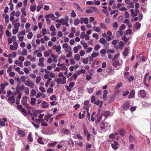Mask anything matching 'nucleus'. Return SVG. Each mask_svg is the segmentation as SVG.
Returning <instances> with one entry per match:
<instances>
[{"instance_id": "nucleus-26", "label": "nucleus", "mask_w": 151, "mask_h": 151, "mask_svg": "<svg viewBox=\"0 0 151 151\" xmlns=\"http://www.w3.org/2000/svg\"><path fill=\"white\" fill-rule=\"evenodd\" d=\"M60 49H61V47H60V45H59L57 46V47L56 48V49H55L56 52H59V53H60L61 52H60Z\"/></svg>"}, {"instance_id": "nucleus-63", "label": "nucleus", "mask_w": 151, "mask_h": 151, "mask_svg": "<svg viewBox=\"0 0 151 151\" xmlns=\"http://www.w3.org/2000/svg\"><path fill=\"white\" fill-rule=\"evenodd\" d=\"M114 99V97L113 96H111V98H110V99L108 101V102L109 103H111L113 101Z\"/></svg>"}, {"instance_id": "nucleus-39", "label": "nucleus", "mask_w": 151, "mask_h": 151, "mask_svg": "<svg viewBox=\"0 0 151 151\" xmlns=\"http://www.w3.org/2000/svg\"><path fill=\"white\" fill-rule=\"evenodd\" d=\"M74 58L76 60H78L80 59V56L79 54H77L75 55Z\"/></svg>"}, {"instance_id": "nucleus-46", "label": "nucleus", "mask_w": 151, "mask_h": 151, "mask_svg": "<svg viewBox=\"0 0 151 151\" xmlns=\"http://www.w3.org/2000/svg\"><path fill=\"white\" fill-rule=\"evenodd\" d=\"M126 26L125 25L123 24L121 25L119 29L120 30L122 31L125 28Z\"/></svg>"}, {"instance_id": "nucleus-51", "label": "nucleus", "mask_w": 151, "mask_h": 151, "mask_svg": "<svg viewBox=\"0 0 151 151\" xmlns=\"http://www.w3.org/2000/svg\"><path fill=\"white\" fill-rule=\"evenodd\" d=\"M74 5L76 6V7L77 9L79 10L80 11H82V9H81L80 6L78 4L75 3Z\"/></svg>"}, {"instance_id": "nucleus-40", "label": "nucleus", "mask_w": 151, "mask_h": 151, "mask_svg": "<svg viewBox=\"0 0 151 151\" xmlns=\"http://www.w3.org/2000/svg\"><path fill=\"white\" fill-rule=\"evenodd\" d=\"M20 84V83L18 84L17 87L16 88V92L15 93V94H17V93H19H19H21L20 92V91L19 90V85Z\"/></svg>"}, {"instance_id": "nucleus-5", "label": "nucleus", "mask_w": 151, "mask_h": 151, "mask_svg": "<svg viewBox=\"0 0 151 151\" xmlns=\"http://www.w3.org/2000/svg\"><path fill=\"white\" fill-rule=\"evenodd\" d=\"M135 91L134 90H132L130 92V93L129 96V99H131L135 95Z\"/></svg>"}, {"instance_id": "nucleus-34", "label": "nucleus", "mask_w": 151, "mask_h": 151, "mask_svg": "<svg viewBox=\"0 0 151 151\" xmlns=\"http://www.w3.org/2000/svg\"><path fill=\"white\" fill-rule=\"evenodd\" d=\"M17 37L19 41H22L23 40L24 37L23 36H21L20 35H17Z\"/></svg>"}, {"instance_id": "nucleus-44", "label": "nucleus", "mask_w": 151, "mask_h": 151, "mask_svg": "<svg viewBox=\"0 0 151 151\" xmlns=\"http://www.w3.org/2000/svg\"><path fill=\"white\" fill-rule=\"evenodd\" d=\"M83 22L86 24H87L88 22V19L87 18H83Z\"/></svg>"}, {"instance_id": "nucleus-17", "label": "nucleus", "mask_w": 151, "mask_h": 151, "mask_svg": "<svg viewBox=\"0 0 151 151\" xmlns=\"http://www.w3.org/2000/svg\"><path fill=\"white\" fill-rule=\"evenodd\" d=\"M36 100V99L35 98H31V104L32 105H34L35 104V101Z\"/></svg>"}, {"instance_id": "nucleus-9", "label": "nucleus", "mask_w": 151, "mask_h": 151, "mask_svg": "<svg viewBox=\"0 0 151 151\" xmlns=\"http://www.w3.org/2000/svg\"><path fill=\"white\" fill-rule=\"evenodd\" d=\"M8 100L11 101L12 104H13L15 102V98L13 96L9 97Z\"/></svg>"}, {"instance_id": "nucleus-62", "label": "nucleus", "mask_w": 151, "mask_h": 151, "mask_svg": "<svg viewBox=\"0 0 151 151\" xmlns=\"http://www.w3.org/2000/svg\"><path fill=\"white\" fill-rule=\"evenodd\" d=\"M129 72H125L124 73V77L127 78L129 76Z\"/></svg>"}, {"instance_id": "nucleus-24", "label": "nucleus", "mask_w": 151, "mask_h": 151, "mask_svg": "<svg viewBox=\"0 0 151 151\" xmlns=\"http://www.w3.org/2000/svg\"><path fill=\"white\" fill-rule=\"evenodd\" d=\"M47 15H48V17H49V18H50L52 20H54L55 19V17L53 14H49Z\"/></svg>"}, {"instance_id": "nucleus-48", "label": "nucleus", "mask_w": 151, "mask_h": 151, "mask_svg": "<svg viewBox=\"0 0 151 151\" xmlns=\"http://www.w3.org/2000/svg\"><path fill=\"white\" fill-rule=\"evenodd\" d=\"M100 103H101V105H100V107H101V106H102V103H103V102H102L101 101H99V100H98L97 101H96L94 103V104H96L97 105H99Z\"/></svg>"}, {"instance_id": "nucleus-47", "label": "nucleus", "mask_w": 151, "mask_h": 151, "mask_svg": "<svg viewBox=\"0 0 151 151\" xmlns=\"http://www.w3.org/2000/svg\"><path fill=\"white\" fill-rule=\"evenodd\" d=\"M38 142L40 144H43V142L42 141V139L41 137H39L38 138L37 140Z\"/></svg>"}, {"instance_id": "nucleus-13", "label": "nucleus", "mask_w": 151, "mask_h": 151, "mask_svg": "<svg viewBox=\"0 0 151 151\" xmlns=\"http://www.w3.org/2000/svg\"><path fill=\"white\" fill-rule=\"evenodd\" d=\"M60 132H62L65 134H68L69 133V131L66 128H63Z\"/></svg>"}, {"instance_id": "nucleus-11", "label": "nucleus", "mask_w": 151, "mask_h": 151, "mask_svg": "<svg viewBox=\"0 0 151 151\" xmlns=\"http://www.w3.org/2000/svg\"><path fill=\"white\" fill-rule=\"evenodd\" d=\"M110 115V112L109 111H106L102 114V115L105 116L106 117H107Z\"/></svg>"}, {"instance_id": "nucleus-25", "label": "nucleus", "mask_w": 151, "mask_h": 151, "mask_svg": "<svg viewBox=\"0 0 151 151\" xmlns=\"http://www.w3.org/2000/svg\"><path fill=\"white\" fill-rule=\"evenodd\" d=\"M119 134L122 136H123L125 133V131L124 129H121L119 130Z\"/></svg>"}, {"instance_id": "nucleus-27", "label": "nucleus", "mask_w": 151, "mask_h": 151, "mask_svg": "<svg viewBox=\"0 0 151 151\" xmlns=\"http://www.w3.org/2000/svg\"><path fill=\"white\" fill-rule=\"evenodd\" d=\"M33 34L32 32H29L27 35V37L29 39H31L32 37Z\"/></svg>"}, {"instance_id": "nucleus-35", "label": "nucleus", "mask_w": 151, "mask_h": 151, "mask_svg": "<svg viewBox=\"0 0 151 151\" xmlns=\"http://www.w3.org/2000/svg\"><path fill=\"white\" fill-rule=\"evenodd\" d=\"M88 58H83V62L85 64H87L88 62Z\"/></svg>"}, {"instance_id": "nucleus-28", "label": "nucleus", "mask_w": 151, "mask_h": 151, "mask_svg": "<svg viewBox=\"0 0 151 151\" xmlns=\"http://www.w3.org/2000/svg\"><path fill=\"white\" fill-rule=\"evenodd\" d=\"M41 80V78L40 76H37L35 80L36 83H38Z\"/></svg>"}, {"instance_id": "nucleus-45", "label": "nucleus", "mask_w": 151, "mask_h": 151, "mask_svg": "<svg viewBox=\"0 0 151 151\" xmlns=\"http://www.w3.org/2000/svg\"><path fill=\"white\" fill-rule=\"evenodd\" d=\"M53 89L51 88H49L47 89V92L48 93H52L53 92Z\"/></svg>"}, {"instance_id": "nucleus-53", "label": "nucleus", "mask_w": 151, "mask_h": 151, "mask_svg": "<svg viewBox=\"0 0 151 151\" xmlns=\"http://www.w3.org/2000/svg\"><path fill=\"white\" fill-rule=\"evenodd\" d=\"M28 139L31 142H32L33 141L32 138V136L31 134H29L28 136Z\"/></svg>"}, {"instance_id": "nucleus-21", "label": "nucleus", "mask_w": 151, "mask_h": 151, "mask_svg": "<svg viewBox=\"0 0 151 151\" xmlns=\"http://www.w3.org/2000/svg\"><path fill=\"white\" fill-rule=\"evenodd\" d=\"M80 22V20L78 19H75L74 23L75 26H77L79 24Z\"/></svg>"}, {"instance_id": "nucleus-19", "label": "nucleus", "mask_w": 151, "mask_h": 151, "mask_svg": "<svg viewBox=\"0 0 151 151\" xmlns=\"http://www.w3.org/2000/svg\"><path fill=\"white\" fill-rule=\"evenodd\" d=\"M135 28L136 29H139L141 27V24L138 22H136L134 25Z\"/></svg>"}, {"instance_id": "nucleus-30", "label": "nucleus", "mask_w": 151, "mask_h": 151, "mask_svg": "<svg viewBox=\"0 0 151 151\" xmlns=\"http://www.w3.org/2000/svg\"><path fill=\"white\" fill-rule=\"evenodd\" d=\"M9 17L8 15H6L5 18V21L6 23V25H7V24L9 22Z\"/></svg>"}, {"instance_id": "nucleus-33", "label": "nucleus", "mask_w": 151, "mask_h": 151, "mask_svg": "<svg viewBox=\"0 0 151 151\" xmlns=\"http://www.w3.org/2000/svg\"><path fill=\"white\" fill-rule=\"evenodd\" d=\"M52 115L49 114L47 116H45V119L46 120L47 122H48V119Z\"/></svg>"}, {"instance_id": "nucleus-15", "label": "nucleus", "mask_w": 151, "mask_h": 151, "mask_svg": "<svg viewBox=\"0 0 151 151\" xmlns=\"http://www.w3.org/2000/svg\"><path fill=\"white\" fill-rule=\"evenodd\" d=\"M129 102H127L124 104L123 106V108L124 109L127 110L129 108Z\"/></svg>"}, {"instance_id": "nucleus-22", "label": "nucleus", "mask_w": 151, "mask_h": 151, "mask_svg": "<svg viewBox=\"0 0 151 151\" xmlns=\"http://www.w3.org/2000/svg\"><path fill=\"white\" fill-rule=\"evenodd\" d=\"M132 31L131 29H129L126 30V32H124V35H126L127 34H131L132 33Z\"/></svg>"}, {"instance_id": "nucleus-29", "label": "nucleus", "mask_w": 151, "mask_h": 151, "mask_svg": "<svg viewBox=\"0 0 151 151\" xmlns=\"http://www.w3.org/2000/svg\"><path fill=\"white\" fill-rule=\"evenodd\" d=\"M122 83L121 82L118 83L115 86V88L116 89H119L120 87L122 85Z\"/></svg>"}, {"instance_id": "nucleus-60", "label": "nucleus", "mask_w": 151, "mask_h": 151, "mask_svg": "<svg viewBox=\"0 0 151 151\" xmlns=\"http://www.w3.org/2000/svg\"><path fill=\"white\" fill-rule=\"evenodd\" d=\"M26 87H25L24 85H22L21 86H19V88L21 90H23L25 89Z\"/></svg>"}, {"instance_id": "nucleus-1", "label": "nucleus", "mask_w": 151, "mask_h": 151, "mask_svg": "<svg viewBox=\"0 0 151 151\" xmlns=\"http://www.w3.org/2000/svg\"><path fill=\"white\" fill-rule=\"evenodd\" d=\"M82 127L83 130L84 134L85 136L87 137V140H89L90 139L91 134L88 132L86 126L85 124H83Z\"/></svg>"}, {"instance_id": "nucleus-31", "label": "nucleus", "mask_w": 151, "mask_h": 151, "mask_svg": "<svg viewBox=\"0 0 151 151\" xmlns=\"http://www.w3.org/2000/svg\"><path fill=\"white\" fill-rule=\"evenodd\" d=\"M100 127L101 128V130H103L105 128V124L103 122H101L100 123Z\"/></svg>"}, {"instance_id": "nucleus-50", "label": "nucleus", "mask_w": 151, "mask_h": 151, "mask_svg": "<svg viewBox=\"0 0 151 151\" xmlns=\"http://www.w3.org/2000/svg\"><path fill=\"white\" fill-rule=\"evenodd\" d=\"M43 5L42 4L41 6L38 5L37 9V12H38L40 11V10L43 7Z\"/></svg>"}, {"instance_id": "nucleus-7", "label": "nucleus", "mask_w": 151, "mask_h": 151, "mask_svg": "<svg viewBox=\"0 0 151 151\" xmlns=\"http://www.w3.org/2000/svg\"><path fill=\"white\" fill-rule=\"evenodd\" d=\"M3 121L5 122H6L7 121V119L5 118H3L2 119H0V125L2 126H5V123Z\"/></svg>"}, {"instance_id": "nucleus-59", "label": "nucleus", "mask_w": 151, "mask_h": 151, "mask_svg": "<svg viewBox=\"0 0 151 151\" xmlns=\"http://www.w3.org/2000/svg\"><path fill=\"white\" fill-rule=\"evenodd\" d=\"M134 79V77L133 76H129L128 78V81H132Z\"/></svg>"}, {"instance_id": "nucleus-14", "label": "nucleus", "mask_w": 151, "mask_h": 151, "mask_svg": "<svg viewBox=\"0 0 151 151\" xmlns=\"http://www.w3.org/2000/svg\"><path fill=\"white\" fill-rule=\"evenodd\" d=\"M65 22V20L63 19H58L56 21V22L57 23H61L62 25H63L65 24L64 22Z\"/></svg>"}, {"instance_id": "nucleus-38", "label": "nucleus", "mask_w": 151, "mask_h": 151, "mask_svg": "<svg viewBox=\"0 0 151 151\" xmlns=\"http://www.w3.org/2000/svg\"><path fill=\"white\" fill-rule=\"evenodd\" d=\"M72 52L70 51L66 55V57L69 58L72 55Z\"/></svg>"}, {"instance_id": "nucleus-23", "label": "nucleus", "mask_w": 151, "mask_h": 151, "mask_svg": "<svg viewBox=\"0 0 151 151\" xmlns=\"http://www.w3.org/2000/svg\"><path fill=\"white\" fill-rule=\"evenodd\" d=\"M106 50L105 49H102L100 51V53L102 54V57H104L103 55L106 54Z\"/></svg>"}, {"instance_id": "nucleus-32", "label": "nucleus", "mask_w": 151, "mask_h": 151, "mask_svg": "<svg viewBox=\"0 0 151 151\" xmlns=\"http://www.w3.org/2000/svg\"><path fill=\"white\" fill-rule=\"evenodd\" d=\"M122 39L123 41H124L126 42L129 40V38H127L125 36H123L122 37Z\"/></svg>"}, {"instance_id": "nucleus-3", "label": "nucleus", "mask_w": 151, "mask_h": 151, "mask_svg": "<svg viewBox=\"0 0 151 151\" xmlns=\"http://www.w3.org/2000/svg\"><path fill=\"white\" fill-rule=\"evenodd\" d=\"M99 54V53H92L91 55V56L89 57V61L90 62H91L93 60V58L97 57Z\"/></svg>"}, {"instance_id": "nucleus-54", "label": "nucleus", "mask_w": 151, "mask_h": 151, "mask_svg": "<svg viewBox=\"0 0 151 151\" xmlns=\"http://www.w3.org/2000/svg\"><path fill=\"white\" fill-rule=\"evenodd\" d=\"M36 7L35 6H31L30 7V10L31 12H34L35 10Z\"/></svg>"}, {"instance_id": "nucleus-10", "label": "nucleus", "mask_w": 151, "mask_h": 151, "mask_svg": "<svg viewBox=\"0 0 151 151\" xmlns=\"http://www.w3.org/2000/svg\"><path fill=\"white\" fill-rule=\"evenodd\" d=\"M99 42L103 45H105L106 43V41L105 39L103 38H101L99 41Z\"/></svg>"}, {"instance_id": "nucleus-42", "label": "nucleus", "mask_w": 151, "mask_h": 151, "mask_svg": "<svg viewBox=\"0 0 151 151\" xmlns=\"http://www.w3.org/2000/svg\"><path fill=\"white\" fill-rule=\"evenodd\" d=\"M100 47L101 46L100 45L97 44L94 47V50H97L99 49Z\"/></svg>"}, {"instance_id": "nucleus-18", "label": "nucleus", "mask_w": 151, "mask_h": 151, "mask_svg": "<svg viewBox=\"0 0 151 151\" xmlns=\"http://www.w3.org/2000/svg\"><path fill=\"white\" fill-rule=\"evenodd\" d=\"M48 15H46L45 16V17L46 18V20L47 21V25H49L50 24L51 22L50 20L49 19V17H48Z\"/></svg>"}, {"instance_id": "nucleus-16", "label": "nucleus", "mask_w": 151, "mask_h": 151, "mask_svg": "<svg viewBox=\"0 0 151 151\" xmlns=\"http://www.w3.org/2000/svg\"><path fill=\"white\" fill-rule=\"evenodd\" d=\"M128 50L129 49L127 47L125 48L124 50L123 53V54L124 56H126L128 55L129 53Z\"/></svg>"}, {"instance_id": "nucleus-58", "label": "nucleus", "mask_w": 151, "mask_h": 151, "mask_svg": "<svg viewBox=\"0 0 151 151\" xmlns=\"http://www.w3.org/2000/svg\"><path fill=\"white\" fill-rule=\"evenodd\" d=\"M91 145L90 144H87L86 147V150L88 151H90V150H88L87 149L90 148H91Z\"/></svg>"}, {"instance_id": "nucleus-41", "label": "nucleus", "mask_w": 151, "mask_h": 151, "mask_svg": "<svg viewBox=\"0 0 151 151\" xmlns=\"http://www.w3.org/2000/svg\"><path fill=\"white\" fill-rule=\"evenodd\" d=\"M20 25V23L19 22L15 24L14 26V27L16 29H18V28L19 27Z\"/></svg>"}, {"instance_id": "nucleus-12", "label": "nucleus", "mask_w": 151, "mask_h": 151, "mask_svg": "<svg viewBox=\"0 0 151 151\" xmlns=\"http://www.w3.org/2000/svg\"><path fill=\"white\" fill-rule=\"evenodd\" d=\"M113 61V63H112V65L113 66L116 67L119 65V61L117 60H114Z\"/></svg>"}, {"instance_id": "nucleus-37", "label": "nucleus", "mask_w": 151, "mask_h": 151, "mask_svg": "<svg viewBox=\"0 0 151 151\" xmlns=\"http://www.w3.org/2000/svg\"><path fill=\"white\" fill-rule=\"evenodd\" d=\"M50 99L52 101L53 100H57V98L55 95H53L51 96L50 97Z\"/></svg>"}, {"instance_id": "nucleus-2", "label": "nucleus", "mask_w": 151, "mask_h": 151, "mask_svg": "<svg viewBox=\"0 0 151 151\" xmlns=\"http://www.w3.org/2000/svg\"><path fill=\"white\" fill-rule=\"evenodd\" d=\"M27 97L26 96L23 97L22 99V104L27 109L31 110L32 107L29 106V104L27 103Z\"/></svg>"}, {"instance_id": "nucleus-52", "label": "nucleus", "mask_w": 151, "mask_h": 151, "mask_svg": "<svg viewBox=\"0 0 151 151\" xmlns=\"http://www.w3.org/2000/svg\"><path fill=\"white\" fill-rule=\"evenodd\" d=\"M50 29L51 31H54L55 30V28L53 25H52L50 27Z\"/></svg>"}, {"instance_id": "nucleus-6", "label": "nucleus", "mask_w": 151, "mask_h": 151, "mask_svg": "<svg viewBox=\"0 0 151 151\" xmlns=\"http://www.w3.org/2000/svg\"><path fill=\"white\" fill-rule=\"evenodd\" d=\"M139 93L140 96L143 98H144L146 96V93L145 91L144 90H141L139 91Z\"/></svg>"}, {"instance_id": "nucleus-43", "label": "nucleus", "mask_w": 151, "mask_h": 151, "mask_svg": "<svg viewBox=\"0 0 151 151\" xmlns=\"http://www.w3.org/2000/svg\"><path fill=\"white\" fill-rule=\"evenodd\" d=\"M124 16L126 18H128L129 17V13L125 11V13L124 14Z\"/></svg>"}, {"instance_id": "nucleus-57", "label": "nucleus", "mask_w": 151, "mask_h": 151, "mask_svg": "<svg viewBox=\"0 0 151 151\" xmlns=\"http://www.w3.org/2000/svg\"><path fill=\"white\" fill-rule=\"evenodd\" d=\"M85 35L84 32L81 33L80 36V38L82 39H83L85 37Z\"/></svg>"}, {"instance_id": "nucleus-49", "label": "nucleus", "mask_w": 151, "mask_h": 151, "mask_svg": "<svg viewBox=\"0 0 151 151\" xmlns=\"http://www.w3.org/2000/svg\"><path fill=\"white\" fill-rule=\"evenodd\" d=\"M31 64V63L29 61H26L24 63V64L25 65L28 66L30 65Z\"/></svg>"}, {"instance_id": "nucleus-55", "label": "nucleus", "mask_w": 151, "mask_h": 151, "mask_svg": "<svg viewBox=\"0 0 151 151\" xmlns=\"http://www.w3.org/2000/svg\"><path fill=\"white\" fill-rule=\"evenodd\" d=\"M87 91H88V92L89 93H92L93 89V88H88L87 89Z\"/></svg>"}, {"instance_id": "nucleus-8", "label": "nucleus", "mask_w": 151, "mask_h": 151, "mask_svg": "<svg viewBox=\"0 0 151 151\" xmlns=\"http://www.w3.org/2000/svg\"><path fill=\"white\" fill-rule=\"evenodd\" d=\"M42 107V108H47L48 106V104L45 101H43L41 104Z\"/></svg>"}, {"instance_id": "nucleus-4", "label": "nucleus", "mask_w": 151, "mask_h": 151, "mask_svg": "<svg viewBox=\"0 0 151 151\" xmlns=\"http://www.w3.org/2000/svg\"><path fill=\"white\" fill-rule=\"evenodd\" d=\"M24 83L27 86H30L32 88H33V86H34V84L31 81L30 82L28 81H25L24 82Z\"/></svg>"}, {"instance_id": "nucleus-36", "label": "nucleus", "mask_w": 151, "mask_h": 151, "mask_svg": "<svg viewBox=\"0 0 151 151\" xmlns=\"http://www.w3.org/2000/svg\"><path fill=\"white\" fill-rule=\"evenodd\" d=\"M27 53V51L26 50L23 49L22 50V52L21 54L22 55H26Z\"/></svg>"}, {"instance_id": "nucleus-64", "label": "nucleus", "mask_w": 151, "mask_h": 151, "mask_svg": "<svg viewBox=\"0 0 151 151\" xmlns=\"http://www.w3.org/2000/svg\"><path fill=\"white\" fill-rule=\"evenodd\" d=\"M40 90L42 92H44L45 91V88L43 87H40L39 88Z\"/></svg>"}, {"instance_id": "nucleus-61", "label": "nucleus", "mask_w": 151, "mask_h": 151, "mask_svg": "<svg viewBox=\"0 0 151 151\" xmlns=\"http://www.w3.org/2000/svg\"><path fill=\"white\" fill-rule=\"evenodd\" d=\"M103 12L107 16H108L109 15V14L107 9H103Z\"/></svg>"}, {"instance_id": "nucleus-20", "label": "nucleus", "mask_w": 151, "mask_h": 151, "mask_svg": "<svg viewBox=\"0 0 151 151\" xmlns=\"http://www.w3.org/2000/svg\"><path fill=\"white\" fill-rule=\"evenodd\" d=\"M18 133L20 134L22 137H23L25 135L24 132L21 130H18Z\"/></svg>"}, {"instance_id": "nucleus-56", "label": "nucleus", "mask_w": 151, "mask_h": 151, "mask_svg": "<svg viewBox=\"0 0 151 151\" xmlns=\"http://www.w3.org/2000/svg\"><path fill=\"white\" fill-rule=\"evenodd\" d=\"M78 47L75 46L73 48V51L75 53H76L78 52Z\"/></svg>"}]
</instances>
